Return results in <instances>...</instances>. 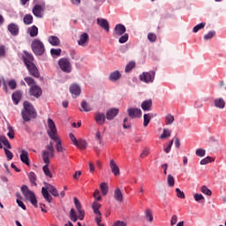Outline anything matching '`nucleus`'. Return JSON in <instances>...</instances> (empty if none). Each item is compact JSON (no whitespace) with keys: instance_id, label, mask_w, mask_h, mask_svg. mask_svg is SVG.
Here are the masks:
<instances>
[{"instance_id":"nucleus-64","label":"nucleus","mask_w":226,"mask_h":226,"mask_svg":"<svg viewBox=\"0 0 226 226\" xmlns=\"http://www.w3.org/2000/svg\"><path fill=\"white\" fill-rule=\"evenodd\" d=\"M113 226H126V222L123 221H117Z\"/></svg>"},{"instance_id":"nucleus-46","label":"nucleus","mask_w":226,"mask_h":226,"mask_svg":"<svg viewBox=\"0 0 226 226\" xmlns=\"http://www.w3.org/2000/svg\"><path fill=\"white\" fill-rule=\"evenodd\" d=\"M174 123V116L172 114H168L165 117V124H172Z\"/></svg>"},{"instance_id":"nucleus-9","label":"nucleus","mask_w":226,"mask_h":226,"mask_svg":"<svg viewBox=\"0 0 226 226\" xmlns=\"http://www.w3.org/2000/svg\"><path fill=\"white\" fill-rule=\"evenodd\" d=\"M127 114L131 119H139L142 117V110L139 108H129Z\"/></svg>"},{"instance_id":"nucleus-22","label":"nucleus","mask_w":226,"mask_h":226,"mask_svg":"<svg viewBox=\"0 0 226 226\" xmlns=\"http://www.w3.org/2000/svg\"><path fill=\"white\" fill-rule=\"evenodd\" d=\"M109 167L111 169V172L114 174V176H119V166H117V163H116V161L110 160L109 161Z\"/></svg>"},{"instance_id":"nucleus-49","label":"nucleus","mask_w":226,"mask_h":226,"mask_svg":"<svg viewBox=\"0 0 226 226\" xmlns=\"http://www.w3.org/2000/svg\"><path fill=\"white\" fill-rule=\"evenodd\" d=\"M151 121V114H145L144 115V123L143 125L146 127L149 124Z\"/></svg>"},{"instance_id":"nucleus-50","label":"nucleus","mask_w":226,"mask_h":226,"mask_svg":"<svg viewBox=\"0 0 226 226\" xmlns=\"http://www.w3.org/2000/svg\"><path fill=\"white\" fill-rule=\"evenodd\" d=\"M94 198L95 199V201H94V202H98V201L102 200V195L100 194V190L96 189L94 192Z\"/></svg>"},{"instance_id":"nucleus-13","label":"nucleus","mask_w":226,"mask_h":226,"mask_svg":"<svg viewBox=\"0 0 226 226\" xmlns=\"http://www.w3.org/2000/svg\"><path fill=\"white\" fill-rule=\"evenodd\" d=\"M43 94V91L37 85H34L30 87V95L34 96V98H40Z\"/></svg>"},{"instance_id":"nucleus-57","label":"nucleus","mask_w":226,"mask_h":226,"mask_svg":"<svg viewBox=\"0 0 226 226\" xmlns=\"http://www.w3.org/2000/svg\"><path fill=\"white\" fill-rule=\"evenodd\" d=\"M176 193H177V197H178V199H185V192H182L180 188L176 189Z\"/></svg>"},{"instance_id":"nucleus-19","label":"nucleus","mask_w":226,"mask_h":226,"mask_svg":"<svg viewBox=\"0 0 226 226\" xmlns=\"http://www.w3.org/2000/svg\"><path fill=\"white\" fill-rule=\"evenodd\" d=\"M48 41L52 45V47H59V45H61V40H59V37L56 35L49 36Z\"/></svg>"},{"instance_id":"nucleus-10","label":"nucleus","mask_w":226,"mask_h":226,"mask_svg":"<svg viewBox=\"0 0 226 226\" xmlns=\"http://www.w3.org/2000/svg\"><path fill=\"white\" fill-rule=\"evenodd\" d=\"M74 204L78 211L79 220H84V216H86V212L82 210V205L80 204V201L79 200V199L74 198Z\"/></svg>"},{"instance_id":"nucleus-29","label":"nucleus","mask_w":226,"mask_h":226,"mask_svg":"<svg viewBox=\"0 0 226 226\" xmlns=\"http://www.w3.org/2000/svg\"><path fill=\"white\" fill-rule=\"evenodd\" d=\"M41 193H42V197L45 199V200H47L49 203L52 202V196H50V194L49 193L47 187L41 188Z\"/></svg>"},{"instance_id":"nucleus-48","label":"nucleus","mask_w":226,"mask_h":226,"mask_svg":"<svg viewBox=\"0 0 226 226\" xmlns=\"http://www.w3.org/2000/svg\"><path fill=\"white\" fill-rule=\"evenodd\" d=\"M128 121H129L128 117H125V118L124 119L123 128H124V130H130V128H132V123H130V122H128Z\"/></svg>"},{"instance_id":"nucleus-45","label":"nucleus","mask_w":226,"mask_h":226,"mask_svg":"<svg viewBox=\"0 0 226 226\" xmlns=\"http://www.w3.org/2000/svg\"><path fill=\"white\" fill-rule=\"evenodd\" d=\"M204 27H206V23L202 22L195 26L192 31L193 33H199V31H200V29H204Z\"/></svg>"},{"instance_id":"nucleus-14","label":"nucleus","mask_w":226,"mask_h":226,"mask_svg":"<svg viewBox=\"0 0 226 226\" xmlns=\"http://www.w3.org/2000/svg\"><path fill=\"white\" fill-rule=\"evenodd\" d=\"M97 24L106 31V33H109L110 31V25L109 24V21L105 19L98 18L97 19Z\"/></svg>"},{"instance_id":"nucleus-20","label":"nucleus","mask_w":226,"mask_h":226,"mask_svg":"<svg viewBox=\"0 0 226 226\" xmlns=\"http://www.w3.org/2000/svg\"><path fill=\"white\" fill-rule=\"evenodd\" d=\"M87 41H89V35L87 34V33H84L79 36L78 45H80L81 47H86Z\"/></svg>"},{"instance_id":"nucleus-55","label":"nucleus","mask_w":226,"mask_h":226,"mask_svg":"<svg viewBox=\"0 0 226 226\" xmlns=\"http://www.w3.org/2000/svg\"><path fill=\"white\" fill-rule=\"evenodd\" d=\"M170 137V132L167 129H163L162 133L160 136V139H167Z\"/></svg>"},{"instance_id":"nucleus-39","label":"nucleus","mask_w":226,"mask_h":226,"mask_svg":"<svg viewBox=\"0 0 226 226\" xmlns=\"http://www.w3.org/2000/svg\"><path fill=\"white\" fill-rule=\"evenodd\" d=\"M0 142H3L4 146H6L8 149H11V145L8 141V138L4 136H0Z\"/></svg>"},{"instance_id":"nucleus-63","label":"nucleus","mask_w":226,"mask_h":226,"mask_svg":"<svg viewBox=\"0 0 226 226\" xmlns=\"http://www.w3.org/2000/svg\"><path fill=\"white\" fill-rule=\"evenodd\" d=\"M177 223V215H172L171 220H170V225H176Z\"/></svg>"},{"instance_id":"nucleus-30","label":"nucleus","mask_w":226,"mask_h":226,"mask_svg":"<svg viewBox=\"0 0 226 226\" xmlns=\"http://www.w3.org/2000/svg\"><path fill=\"white\" fill-rule=\"evenodd\" d=\"M119 79H121V73L118 71H115L109 74V80H111V82H116L119 80Z\"/></svg>"},{"instance_id":"nucleus-51","label":"nucleus","mask_w":226,"mask_h":226,"mask_svg":"<svg viewBox=\"0 0 226 226\" xmlns=\"http://www.w3.org/2000/svg\"><path fill=\"white\" fill-rule=\"evenodd\" d=\"M9 132L7 133V136L9 139H14L15 138V132L13 131V127L11 125L8 126Z\"/></svg>"},{"instance_id":"nucleus-44","label":"nucleus","mask_w":226,"mask_h":226,"mask_svg":"<svg viewBox=\"0 0 226 226\" xmlns=\"http://www.w3.org/2000/svg\"><path fill=\"white\" fill-rule=\"evenodd\" d=\"M70 218H71L72 222H77V220H79V217H77V212H75V208L71 209Z\"/></svg>"},{"instance_id":"nucleus-1","label":"nucleus","mask_w":226,"mask_h":226,"mask_svg":"<svg viewBox=\"0 0 226 226\" xmlns=\"http://www.w3.org/2000/svg\"><path fill=\"white\" fill-rule=\"evenodd\" d=\"M48 127L47 131L48 135L51 140L56 142V149L57 153H64L66 149L63 147V143L61 142V139L57 137V128L56 127V123L52 118H48Z\"/></svg>"},{"instance_id":"nucleus-42","label":"nucleus","mask_w":226,"mask_h":226,"mask_svg":"<svg viewBox=\"0 0 226 226\" xmlns=\"http://www.w3.org/2000/svg\"><path fill=\"white\" fill-rule=\"evenodd\" d=\"M133 68H135V62L134 61H131L129 62L126 66H125V73H130V72L132 70H133Z\"/></svg>"},{"instance_id":"nucleus-33","label":"nucleus","mask_w":226,"mask_h":226,"mask_svg":"<svg viewBox=\"0 0 226 226\" xmlns=\"http://www.w3.org/2000/svg\"><path fill=\"white\" fill-rule=\"evenodd\" d=\"M100 188H101L102 194L103 196H105V195H107V193H109V185H107V183H105V182L101 183Z\"/></svg>"},{"instance_id":"nucleus-8","label":"nucleus","mask_w":226,"mask_h":226,"mask_svg":"<svg viewBox=\"0 0 226 226\" xmlns=\"http://www.w3.org/2000/svg\"><path fill=\"white\" fill-rule=\"evenodd\" d=\"M58 65L62 72H64L65 73L72 72V64L70 63V60H68V58L59 59Z\"/></svg>"},{"instance_id":"nucleus-28","label":"nucleus","mask_w":226,"mask_h":226,"mask_svg":"<svg viewBox=\"0 0 226 226\" xmlns=\"http://www.w3.org/2000/svg\"><path fill=\"white\" fill-rule=\"evenodd\" d=\"M114 199L117 202H123V192H121V189L117 188L114 191Z\"/></svg>"},{"instance_id":"nucleus-58","label":"nucleus","mask_w":226,"mask_h":226,"mask_svg":"<svg viewBox=\"0 0 226 226\" xmlns=\"http://www.w3.org/2000/svg\"><path fill=\"white\" fill-rule=\"evenodd\" d=\"M8 86L10 87V89H17V81H15V79H11L8 82Z\"/></svg>"},{"instance_id":"nucleus-21","label":"nucleus","mask_w":226,"mask_h":226,"mask_svg":"<svg viewBox=\"0 0 226 226\" xmlns=\"http://www.w3.org/2000/svg\"><path fill=\"white\" fill-rule=\"evenodd\" d=\"M20 161L22 162V163H25V165H30L29 163V152L26 151V150H22L21 154L19 155Z\"/></svg>"},{"instance_id":"nucleus-31","label":"nucleus","mask_w":226,"mask_h":226,"mask_svg":"<svg viewBox=\"0 0 226 226\" xmlns=\"http://www.w3.org/2000/svg\"><path fill=\"white\" fill-rule=\"evenodd\" d=\"M214 103L217 109H225V101L223 98L215 99Z\"/></svg>"},{"instance_id":"nucleus-54","label":"nucleus","mask_w":226,"mask_h":226,"mask_svg":"<svg viewBox=\"0 0 226 226\" xmlns=\"http://www.w3.org/2000/svg\"><path fill=\"white\" fill-rule=\"evenodd\" d=\"M211 162H213L212 158L210 156H207L202 159L200 163V165H207V163H211Z\"/></svg>"},{"instance_id":"nucleus-35","label":"nucleus","mask_w":226,"mask_h":226,"mask_svg":"<svg viewBox=\"0 0 226 226\" xmlns=\"http://www.w3.org/2000/svg\"><path fill=\"white\" fill-rule=\"evenodd\" d=\"M23 22L26 26H31V24H33V15L31 14H26L24 18H23Z\"/></svg>"},{"instance_id":"nucleus-6","label":"nucleus","mask_w":226,"mask_h":226,"mask_svg":"<svg viewBox=\"0 0 226 226\" xmlns=\"http://www.w3.org/2000/svg\"><path fill=\"white\" fill-rule=\"evenodd\" d=\"M100 207H102V204L98 202H94L92 205L93 211L94 215H97L95 217V222L98 226H105L104 224H102V212H100Z\"/></svg>"},{"instance_id":"nucleus-7","label":"nucleus","mask_w":226,"mask_h":226,"mask_svg":"<svg viewBox=\"0 0 226 226\" xmlns=\"http://www.w3.org/2000/svg\"><path fill=\"white\" fill-rule=\"evenodd\" d=\"M156 72L154 71H150L148 72H143L139 75V79L141 82H146V84H149L154 81V76Z\"/></svg>"},{"instance_id":"nucleus-43","label":"nucleus","mask_w":226,"mask_h":226,"mask_svg":"<svg viewBox=\"0 0 226 226\" xmlns=\"http://www.w3.org/2000/svg\"><path fill=\"white\" fill-rule=\"evenodd\" d=\"M24 80L26 82L27 86H36V81L31 77H26L24 78Z\"/></svg>"},{"instance_id":"nucleus-3","label":"nucleus","mask_w":226,"mask_h":226,"mask_svg":"<svg viewBox=\"0 0 226 226\" xmlns=\"http://www.w3.org/2000/svg\"><path fill=\"white\" fill-rule=\"evenodd\" d=\"M24 109L21 110V116L24 121L29 122L31 119H36L38 113H36V109L33 107L31 102L25 101L23 103Z\"/></svg>"},{"instance_id":"nucleus-34","label":"nucleus","mask_w":226,"mask_h":226,"mask_svg":"<svg viewBox=\"0 0 226 226\" xmlns=\"http://www.w3.org/2000/svg\"><path fill=\"white\" fill-rule=\"evenodd\" d=\"M74 146L79 147V149H86V147H87V142L85 139H79Z\"/></svg>"},{"instance_id":"nucleus-41","label":"nucleus","mask_w":226,"mask_h":226,"mask_svg":"<svg viewBox=\"0 0 226 226\" xmlns=\"http://www.w3.org/2000/svg\"><path fill=\"white\" fill-rule=\"evenodd\" d=\"M193 197L194 200H196V202H199L200 204L204 203V200H206L202 194L195 193Z\"/></svg>"},{"instance_id":"nucleus-18","label":"nucleus","mask_w":226,"mask_h":226,"mask_svg":"<svg viewBox=\"0 0 226 226\" xmlns=\"http://www.w3.org/2000/svg\"><path fill=\"white\" fill-rule=\"evenodd\" d=\"M70 93L72 94L73 98L80 96V87L77 84H73L70 87Z\"/></svg>"},{"instance_id":"nucleus-61","label":"nucleus","mask_w":226,"mask_h":226,"mask_svg":"<svg viewBox=\"0 0 226 226\" xmlns=\"http://www.w3.org/2000/svg\"><path fill=\"white\" fill-rule=\"evenodd\" d=\"M128 38H129L128 34H125L119 38L118 41L119 43H126L128 41Z\"/></svg>"},{"instance_id":"nucleus-36","label":"nucleus","mask_w":226,"mask_h":226,"mask_svg":"<svg viewBox=\"0 0 226 226\" xmlns=\"http://www.w3.org/2000/svg\"><path fill=\"white\" fill-rule=\"evenodd\" d=\"M81 108L83 109L84 112H91L93 110V108H91V106L86 101H82Z\"/></svg>"},{"instance_id":"nucleus-25","label":"nucleus","mask_w":226,"mask_h":226,"mask_svg":"<svg viewBox=\"0 0 226 226\" xmlns=\"http://www.w3.org/2000/svg\"><path fill=\"white\" fill-rule=\"evenodd\" d=\"M152 107H153V101L152 100H147V101H144L141 103V109L145 112H149V110H151Z\"/></svg>"},{"instance_id":"nucleus-37","label":"nucleus","mask_w":226,"mask_h":226,"mask_svg":"<svg viewBox=\"0 0 226 226\" xmlns=\"http://www.w3.org/2000/svg\"><path fill=\"white\" fill-rule=\"evenodd\" d=\"M28 178H29V181L32 185H34V186H36L37 184H36V174L33 171H31L29 174H28Z\"/></svg>"},{"instance_id":"nucleus-17","label":"nucleus","mask_w":226,"mask_h":226,"mask_svg":"<svg viewBox=\"0 0 226 226\" xmlns=\"http://www.w3.org/2000/svg\"><path fill=\"white\" fill-rule=\"evenodd\" d=\"M117 114H119V109L112 108L106 112V119H108V121H112Z\"/></svg>"},{"instance_id":"nucleus-11","label":"nucleus","mask_w":226,"mask_h":226,"mask_svg":"<svg viewBox=\"0 0 226 226\" xmlns=\"http://www.w3.org/2000/svg\"><path fill=\"white\" fill-rule=\"evenodd\" d=\"M126 33V26L123 24H118L114 28L113 36L116 38L117 36H123Z\"/></svg>"},{"instance_id":"nucleus-24","label":"nucleus","mask_w":226,"mask_h":226,"mask_svg":"<svg viewBox=\"0 0 226 226\" xmlns=\"http://www.w3.org/2000/svg\"><path fill=\"white\" fill-rule=\"evenodd\" d=\"M8 31L11 33L12 36H18L19 34V26L15 23H11L8 26Z\"/></svg>"},{"instance_id":"nucleus-56","label":"nucleus","mask_w":226,"mask_h":226,"mask_svg":"<svg viewBox=\"0 0 226 226\" xmlns=\"http://www.w3.org/2000/svg\"><path fill=\"white\" fill-rule=\"evenodd\" d=\"M215 34H216V32L210 31L207 34L204 35V40H207V41L211 40V38H213V36H215Z\"/></svg>"},{"instance_id":"nucleus-52","label":"nucleus","mask_w":226,"mask_h":226,"mask_svg":"<svg viewBox=\"0 0 226 226\" xmlns=\"http://www.w3.org/2000/svg\"><path fill=\"white\" fill-rule=\"evenodd\" d=\"M5 155L7 160L10 162V160H13V153L11 151L8 150L7 148H4Z\"/></svg>"},{"instance_id":"nucleus-53","label":"nucleus","mask_w":226,"mask_h":226,"mask_svg":"<svg viewBox=\"0 0 226 226\" xmlns=\"http://www.w3.org/2000/svg\"><path fill=\"white\" fill-rule=\"evenodd\" d=\"M147 40L150 41L151 43H154V41H156V34L149 33L147 34Z\"/></svg>"},{"instance_id":"nucleus-2","label":"nucleus","mask_w":226,"mask_h":226,"mask_svg":"<svg viewBox=\"0 0 226 226\" xmlns=\"http://www.w3.org/2000/svg\"><path fill=\"white\" fill-rule=\"evenodd\" d=\"M46 149L42 152V160L43 162L46 163L42 167V170L48 177H52V172H50V170L49 169V165L50 163V158H54V142L50 141L49 145L46 146Z\"/></svg>"},{"instance_id":"nucleus-5","label":"nucleus","mask_w":226,"mask_h":226,"mask_svg":"<svg viewBox=\"0 0 226 226\" xmlns=\"http://www.w3.org/2000/svg\"><path fill=\"white\" fill-rule=\"evenodd\" d=\"M32 50L35 56H43L45 54V45L40 39H34L32 41Z\"/></svg>"},{"instance_id":"nucleus-38","label":"nucleus","mask_w":226,"mask_h":226,"mask_svg":"<svg viewBox=\"0 0 226 226\" xmlns=\"http://www.w3.org/2000/svg\"><path fill=\"white\" fill-rule=\"evenodd\" d=\"M167 184L170 188H174V185H176V180H174V177L172 175H168L167 177Z\"/></svg>"},{"instance_id":"nucleus-16","label":"nucleus","mask_w":226,"mask_h":226,"mask_svg":"<svg viewBox=\"0 0 226 226\" xmlns=\"http://www.w3.org/2000/svg\"><path fill=\"white\" fill-rule=\"evenodd\" d=\"M24 56H22V59L25 63V65L27 66L29 64H34L33 61H34V57L33 56V54L24 51Z\"/></svg>"},{"instance_id":"nucleus-47","label":"nucleus","mask_w":226,"mask_h":226,"mask_svg":"<svg viewBox=\"0 0 226 226\" xmlns=\"http://www.w3.org/2000/svg\"><path fill=\"white\" fill-rule=\"evenodd\" d=\"M201 192L205 195H208V197H211V195H213V192H211L209 188H207V186L206 185L201 186Z\"/></svg>"},{"instance_id":"nucleus-15","label":"nucleus","mask_w":226,"mask_h":226,"mask_svg":"<svg viewBox=\"0 0 226 226\" xmlns=\"http://www.w3.org/2000/svg\"><path fill=\"white\" fill-rule=\"evenodd\" d=\"M94 119H95V122L97 123V124H99L100 126H103V124H105L107 117H105L104 113L96 112L94 114Z\"/></svg>"},{"instance_id":"nucleus-60","label":"nucleus","mask_w":226,"mask_h":226,"mask_svg":"<svg viewBox=\"0 0 226 226\" xmlns=\"http://www.w3.org/2000/svg\"><path fill=\"white\" fill-rule=\"evenodd\" d=\"M196 155L202 158V157L206 156V151L202 148H199L196 150Z\"/></svg>"},{"instance_id":"nucleus-32","label":"nucleus","mask_w":226,"mask_h":226,"mask_svg":"<svg viewBox=\"0 0 226 226\" xmlns=\"http://www.w3.org/2000/svg\"><path fill=\"white\" fill-rule=\"evenodd\" d=\"M28 33L32 38L38 36V26L34 25L32 26L31 27L28 28Z\"/></svg>"},{"instance_id":"nucleus-27","label":"nucleus","mask_w":226,"mask_h":226,"mask_svg":"<svg viewBox=\"0 0 226 226\" xmlns=\"http://www.w3.org/2000/svg\"><path fill=\"white\" fill-rule=\"evenodd\" d=\"M12 100L15 103V105H19L20 102V100H22V92L16 91L12 94Z\"/></svg>"},{"instance_id":"nucleus-23","label":"nucleus","mask_w":226,"mask_h":226,"mask_svg":"<svg viewBox=\"0 0 226 226\" xmlns=\"http://www.w3.org/2000/svg\"><path fill=\"white\" fill-rule=\"evenodd\" d=\"M33 13L38 19H41V17H43V15L41 14V13H43V7H41V5H40V4H36L33 8Z\"/></svg>"},{"instance_id":"nucleus-4","label":"nucleus","mask_w":226,"mask_h":226,"mask_svg":"<svg viewBox=\"0 0 226 226\" xmlns=\"http://www.w3.org/2000/svg\"><path fill=\"white\" fill-rule=\"evenodd\" d=\"M21 192L23 193L26 200H29V202H31V204L34 205V207H38V200H36V195H34V192H33V191L29 190L27 185H23L21 187Z\"/></svg>"},{"instance_id":"nucleus-62","label":"nucleus","mask_w":226,"mask_h":226,"mask_svg":"<svg viewBox=\"0 0 226 226\" xmlns=\"http://www.w3.org/2000/svg\"><path fill=\"white\" fill-rule=\"evenodd\" d=\"M69 138L72 140L73 146H75L78 142L77 138H75V135H73V133H70Z\"/></svg>"},{"instance_id":"nucleus-12","label":"nucleus","mask_w":226,"mask_h":226,"mask_svg":"<svg viewBox=\"0 0 226 226\" xmlns=\"http://www.w3.org/2000/svg\"><path fill=\"white\" fill-rule=\"evenodd\" d=\"M26 68L32 77H35V79H40V71H38V67L34 64H30L26 65Z\"/></svg>"},{"instance_id":"nucleus-40","label":"nucleus","mask_w":226,"mask_h":226,"mask_svg":"<svg viewBox=\"0 0 226 226\" xmlns=\"http://www.w3.org/2000/svg\"><path fill=\"white\" fill-rule=\"evenodd\" d=\"M61 52H63V50L61 49H50V54L53 57H59V56H61Z\"/></svg>"},{"instance_id":"nucleus-26","label":"nucleus","mask_w":226,"mask_h":226,"mask_svg":"<svg viewBox=\"0 0 226 226\" xmlns=\"http://www.w3.org/2000/svg\"><path fill=\"white\" fill-rule=\"evenodd\" d=\"M45 186L48 189V191L49 192V193H51V195H53V197H59V192H57V189L56 187H54V185L46 183Z\"/></svg>"},{"instance_id":"nucleus-59","label":"nucleus","mask_w":226,"mask_h":226,"mask_svg":"<svg viewBox=\"0 0 226 226\" xmlns=\"http://www.w3.org/2000/svg\"><path fill=\"white\" fill-rule=\"evenodd\" d=\"M146 218L149 222H153V213L151 212V209H147V211H146Z\"/></svg>"}]
</instances>
